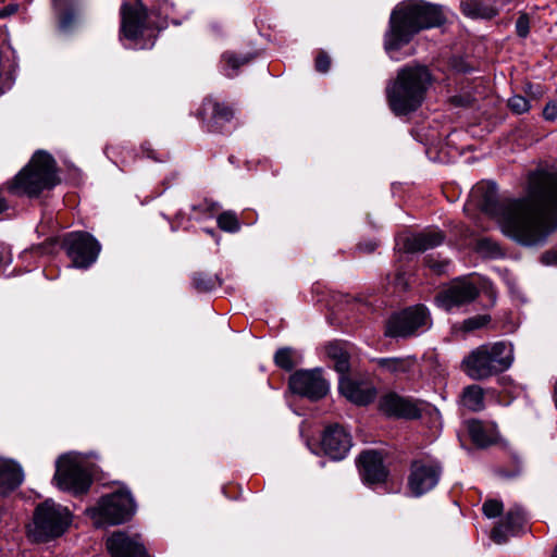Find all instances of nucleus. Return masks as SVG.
I'll return each mask as SVG.
<instances>
[{"mask_svg": "<svg viewBox=\"0 0 557 557\" xmlns=\"http://www.w3.org/2000/svg\"><path fill=\"white\" fill-rule=\"evenodd\" d=\"M470 202L497 216L502 232L519 245L542 246L557 228V171L531 174L527 195L505 205L498 203L496 184L483 181L472 188Z\"/></svg>", "mask_w": 557, "mask_h": 557, "instance_id": "f257e3e1", "label": "nucleus"}, {"mask_svg": "<svg viewBox=\"0 0 557 557\" xmlns=\"http://www.w3.org/2000/svg\"><path fill=\"white\" fill-rule=\"evenodd\" d=\"M445 21L441 7L422 0H410L398 4L391 14L389 27L384 37L385 50L393 52L409 44L422 29L441 26Z\"/></svg>", "mask_w": 557, "mask_h": 557, "instance_id": "f03ea898", "label": "nucleus"}, {"mask_svg": "<svg viewBox=\"0 0 557 557\" xmlns=\"http://www.w3.org/2000/svg\"><path fill=\"white\" fill-rule=\"evenodd\" d=\"M431 74L425 66H405L386 87V97L391 110L397 116L416 111L422 103Z\"/></svg>", "mask_w": 557, "mask_h": 557, "instance_id": "7ed1b4c3", "label": "nucleus"}, {"mask_svg": "<svg viewBox=\"0 0 557 557\" xmlns=\"http://www.w3.org/2000/svg\"><path fill=\"white\" fill-rule=\"evenodd\" d=\"M512 362V345L506 342H496L472 349L462 359L461 369L470 379L483 381L505 372Z\"/></svg>", "mask_w": 557, "mask_h": 557, "instance_id": "20e7f679", "label": "nucleus"}, {"mask_svg": "<svg viewBox=\"0 0 557 557\" xmlns=\"http://www.w3.org/2000/svg\"><path fill=\"white\" fill-rule=\"evenodd\" d=\"M55 172L54 159L45 151H38L14 177L9 189L16 195L37 197L42 190L51 189L59 183Z\"/></svg>", "mask_w": 557, "mask_h": 557, "instance_id": "39448f33", "label": "nucleus"}, {"mask_svg": "<svg viewBox=\"0 0 557 557\" xmlns=\"http://www.w3.org/2000/svg\"><path fill=\"white\" fill-rule=\"evenodd\" d=\"M71 522L72 515L66 507L52 499H47L35 508L28 536L37 543L49 542L60 537Z\"/></svg>", "mask_w": 557, "mask_h": 557, "instance_id": "423d86ee", "label": "nucleus"}, {"mask_svg": "<svg viewBox=\"0 0 557 557\" xmlns=\"http://www.w3.org/2000/svg\"><path fill=\"white\" fill-rule=\"evenodd\" d=\"M136 511L135 500L126 490H119L102 496L97 506L86 510L98 528L115 525L129 520Z\"/></svg>", "mask_w": 557, "mask_h": 557, "instance_id": "0eeeda50", "label": "nucleus"}, {"mask_svg": "<svg viewBox=\"0 0 557 557\" xmlns=\"http://www.w3.org/2000/svg\"><path fill=\"white\" fill-rule=\"evenodd\" d=\"M53 480L61 490L74 494L85 493L91 482L89 474L82 466V457L77 453H69L58 459Z\"/></svg>", "mask_w": 557, "mask_h": 557, "instance_id": "6e6552de", "label": "nucleus"}, {"mask_svg": "<svg viewBox=\"0 0 557 557\" xmlns=\"http://www.w3.org/2000/svg\"><path fill=\"white\" fill-rule=\"evenodd\" d=\"M430 325L429 310L417 305L393 314L387 321L385 334L389 337H408L426 331Z\"/></svg>", "mask_w": 557, "mask_h": 557, "instance_id": "1a4fd4ad", "label": "nucleus"}, {"mask_svg": "<svg viewBox=\"0 0 557 557\" xmlns=\"http://www.w3.org/2000/svg\"><path fill=\"white\" fill-rule=\"evenodd\" d=\"M443 468L438 460L422 457L412 460L408 475V487L411 494L420 497L433 490L440 482Z\"/></svg>", "mask_w": 557, "mask_h": 557, "instance_id": "9d476101", "label": "nucleus"}, {"mask_svg": "<svg viewBox=\"0 0 557 557\" xmlns=\"http://www.w3.org/2000/svg\"><path fill=\"white\" fill-rule=\"evenodd\" d=\"M121 35L128 40L140 37H152L153 28L148 16L147 8L141 0L135 4L123 3L121 8Z\"/></svg>", "mask_w": 557, "mask_h": 557, "instance_id": "9b49d317", "label": "nucleus"}, {"mask_svg": "<svg viewBox=\"0 0 557 557\" xmlns=\"http://www.w3.org/2000/svg\"><path fill=\"white\" fill-rule=\"evenodd\" d=\"M63 245L73 264L77 268H88L98 258L101 246L98 240L85 232H73L65 236Z\"/></svg>", "mask_w": 557, "mask_h": 557, "instance_id": "f8f14e48", "label": "nucleus"}, {"mask_svg": "<svg viewBox=\"0 0 557 557\" xmlns=\"http://www.w3.org/2000/svg\"><path fill=\"white\" fill-rule=\"evenodd\" d=\"M289 388L293 393L318 400L329 392V383L319 369L299 370L289 379Z\"/></svg>", "mask_w": 557, "mask_h": 557, "instance_id": "ddd939ff", "label": "nucleus"}, {"mask_svg": "<svg viewBox=\"0 0 557 557\" xmlns=\"http://www.w3.org/2000/svg\"><path fill=\"white\" fill-rule=\"evenodd\" d=\"M379 406L380 410L388 417L417 419L421 416L420 404L396 393L384 395L380 399Z\"/></svg>", "mask_w": 557, "mask_h": 557, "instance_id": "4468645a", "label": "nucleus"}, {"mask_svg": "<svg viewBox=\"0 0 557 557\" xmlns=\"http://www.w3.org/2000/svg\"><path fill=\"white\" fill-rule=\"evenodd\" d=\"M478 294V288L472 283L459 281L441 292L436 296L435 301L441 308L448 311L454 307H459L472 301Z\"/></svg>", "mask_w": 557, "mask_h": 557, "instance_id": "2eb2a0df", "label": "nucleus"}, {"mask_svg": "<svg viewBox=\"0 0 557 557\" xmlns=\"http://www.w3.org/2000/svg\"><path fill=\"white\" fill-rule=\"evenodd\" d=\"M112 557H148L139 535L115 532L107 541Z\"/></svg>", "mask_w": 557, "mask_h": 557, "instance_id": "dca6fc26", "label": "nucleus"}, {"mask_svg": "<svg viewBox=\"0 0 557 557\" xmlns=\"http://www.w3.org/2000/svg\"><path fill=\"white\" fill-rule=\"evenodd\" d=\"M322 448L331 459L342 460L351 447L350 435L339 425L326 428L321 441Z\"/></svg>", "mask_w": 557, "mask_h": 557, "instance_id": "f3484780", "label": "nucleus"}, {"mask_svg": "<svg viewBox=\"0 0 557 557\" xmlns=\"http://www.w3.org/2000/svg\"><path fill=\"white\" fill-rule=\"evenodd\" d=\"M338 388L343 396L358 406H366L376 397V389L371 383L348 375L339 377Z\"/></svg>", "mask_w": 557, "mask_h": 557, "instance_id": "a211bd4d", "label": "nucleus"}, {"mask_svg": "<svg viewBox=\"0 0 557 557\" xmlns=\"http://www.w3.org/2000/svg\"><path fill=\"white\" fill-rule=\"evenodd\" d=\"M358 467L362 481L368 485L382 483L387 476L383 457L379 451L367 450L360 454Z\"/></svg>", "mask_w": 557, "mask_h": 557, "instance_id": "6ab92c4d", "label": "nucleus"}, {"mask_svg": "<svg viewBox=\"0 0 557 557\" xmlns=\"http://www.w3.org/2000/svg\"><path fill=\"white\" fill-rule=\"evenodd\" d=\"M525 523V512L519 506H513L506 515L505 520L494 528L493 540L502 544L508 535H516L522 531Z\"/></svg>", "mask_w": 557, "mask_h": 557, "instance_id": "aec40b11", "label": "nucleus"}, {"mask_svg": "<svg viewBox=\"0 0 557 557\" xmlns=\"http://www.w3.org/2000/svg\"><path fill=\"white\" fill-rule=\"evenodd\" d=\"M444 235L440 231H425L408 236L404 242V250L407 252H421L440 246Z\"/></svg>", "mask_w": 557, "mask_h": 557, "instance_id": "412c9836", "label": "nucleus"}, {"mask_svg": "<svg viewBox=\"0 0 557 557\" xmlns=\"http://www.w3.org/2000/svg\"><path fill=\"white\" fill-rule=\"evenodd\" d=\"M24 479L22 468L12 460L0 458V493L5 494L17 487Z\"/></svg>", "mask_w": 557, "mask_h": 557, "instance_id": "4be33fe9", "label": "nucleus"}, {"mask_svg": "<svg viewBox=\"0 0 557 557\" xmlns=\"http://www.w3.org/2000/svg\"><path fill=\"white\" fill-rule=\"evenodd\" d=\"M467 429L472 442L479 447L490 446L497 438L496 426L480 420L468 421Z\"/></svg>", "mask_w": 557, "mask_h": 557, "instance_id": "5701e85b", "label": "nucleus"}, {"mask_svg": "<svg viewBox=\"0 0 557 557\" xmlns=\"http://www.w3.org/2000/svg\"><path fill=\"white\" fill-rule=\"evenodd\" d=\"M325 352L334 362L335 370L341 376H347L349 371V356L344 344L333 342L326 345Z\"/></svg>", "mask_w": 557, "mask_h": 557, "instance_id": "b1692460", "label": "nucleus"}, {"mask_svg": "<svg viewBox=\"0 0 557 557\" xmlns=\"http://www.w3.org/2000/svg\"><path fill=\"white\" fill-rule=\"evenodd\" d=\"M377 366L393 374L407 373L411 370L414 364V359L410 357L406 358H379L375 360Z\"/></svg>", "mask_w": 557, "mask_h": 557, "instance_id": "393cba45", "label": "nucleus"}, {"mask_svg": "<svg viewBox=\"0 0 557 557\" xmlns=\"http://www.w3.org/2000/svg\"><path fill=\"white\" fill-rule=\"evenodd\" d=\"M462 405L471 411H480L484 408V392L479 385H470L463 389Z\"/></svg>", "mask_w": 557, "mask_h": 557, "instance_id": "a878e982", "label": "nucleus"}, {"mask_svg": "<svg viewBox=\"0 0 557 557\" xmlns=\"http://www.w3.org/2000/svg\"><path fill=\"white\" fill-rule=\"evenodd\" d=\"M461 11L471 18H492L495 11L476 0H467L461 2Z\"/></svg>", "mask_w": 557, "mask_h": 557, "instance_id": "bb28decb", "label": "nucleus"}, {"mask_svg": "<svg viewBox=\"0 0 557 557\" xmlns=\"http://www.w3.org/2000/svg\"><path fill=\"white\" fill-rule=\"evenodd\" d=\"M210 111L213 120L219 122H228L233 116V111L221 103L214 102L211 99L205 101L202 107V112L206 113Z\"/></svg>", "mask_w": 557, "mask_h": 557, "instance_id": "cd10ccee", "label": "nucleus"}, {"mask_svg": "<svg viewBox=\"0 0 557 557\" xmlns=\"http://www.w3.org/2000/svg\"><path fill=\"white\" fill-rule=\"evenodd\" d=\"M298 355L289 347L280 348L274 355V362L281 369L290 371L297 363Z\"/></svg>", "mask_w": 557, "mask_h": 557, "instance_id": "c85d7f7f", "label": "nucleus"}, {"mask_svg": "<svg viewBox=\"0 0 557 557\" xmlns=\"http://www.w3.org/2000/svg\"><path fill=\"white\" fill-rule=\"evenodd\" d=\"M218 225L222 231L236 233L240 228L236 214L232 211H225L218 216Z\"/></svg>", "mask_w": 557, "mask_h": 557, "instance_id": "c756f323", "label": "nucleus"}, {"mask_svg": "<svg viewBox=\"0 0 557 557\" xmlns=\"http://www.w3.org/2000/svg\"><path fill=\"white\" fill-rule=\"evenodd\" d=\"M478 251L487 258L496 259L503 256L502 248L499 245L490 239V238H482L478 243Z\"/></svg>", "mask_w": 557, "mask_h": 557, "instance_id": "7c9ffc66", "label": "nucleus"}, {"mask_svg": "<svg viewBox=\"0 0 557 557\" xmlns=\"http://www.w3.org/2000/svg\"><path fill=\"white\" fill-rule=\"evenodd\" d=\"M193 285L199 292H209L216 285V277L205 273H195L193 276Z\"/></svg>", "mask_w": 557, "mask_h": 557, "instance_id": "2f4dec72", "label": "nucleus"}, {"mask_svg": "<svg viewBox=\"0 0 557 557\" xmlns=\"http://www.w3.org/2000/svg\"><path fill=\"white\" fill-rule=\"evenodd\" d=\"M223 60L227 63V65L232 69L233 72H227L225 75L232 77L236 74V71L240 65L246 64L250 61V58L247 55L237 57L232 52H226L223 54Z\"/></svg>", "mask_w": 557, "mask_h": 557, "instance_id": "473e14b6", "label": "nucleus"}, {"mask_svg": "<svg viewBox=\"0 0 557 557\" xmlns=\"http://www.w3.org/2000/svg\"><path fill=\"white\" fill-rule=\"evenodd\" d=\"M63 1L64 0H52L54 9L59 12L60 28L66 30L71 26L74 15L72 12L63 10Z\"/></svg>", "mask_w": 557, "mask_h": 557, "instance_id": "72a5a7b5", "label": "nucleus"}, {"mask_svg": "<svg viewBox=\"0 0 557 557\" xmlns=\"http://www.w3.org/2000/svg\"><path fill=\"white\" fill-rule=\"evenodd\" d=\"M508 107L517 114L525 113L530 110V102L527 98L515 95L508 100Z\"/></svg>", "mask_w": 557, "mask_h": 557, "instance_id": "f704fd0d", "label": "nucleus"}, {"mask_svg": "<svg viewBox=\"0 0 557 557\" xmlns=\"http://www.w3.org/2000/svg\"><path fill=\"white\" fill-rule=\"evenodd\" d=\"M490 322V317L482 314L469 318L463 322V329L466 331H473L486 325Z\"/></svg>", "mask_w": 557, "mask_h": 557, "instance_id": "c9c22d12", "label": "nucleus"}, {"mask_svg": "<svg viewBox=\"0 0 557 557\" xmlns=\"http://www.w3.org/2000/svg\"><path fill=\"white\" fill-rule=\"evenodd\" d=\"M482 510L487 518H495L503 511V504L498 500H486L483 504Z\"/></svg>", "mask_w": 557, "mask_h": 557, "instance_id": "e433bc0d", "label": "nucleus"}, {"mask_svg": "<svg viewBox=\"0 0 557 557\" xmlns=\"http://www.w3.org/2000/svg\"><path fill=\"white\" fill-rule=\"evenodd\" d=\"M516 32L519 37L525 38L530 33V18L528 14H521L516 21Z\"/></svg>", "mask_w": 557, "mask_h": 557, "instance_id": "4c0bfd02", "label": "nucleus"}, {"mask_svg": "<svg viewBox=\"0 0 557 557\" xmlns=\"http://www.w3.org/2000/svg\"><path fill=\"white\" fill-rule=\"evenodd\" d=\"M425 263L436 274L444 273L448 267L447 261H437L433 258V256H428V258L425 259Z\"/></svg>", "mask_w": 557, "mask_h": 557, "instance_id": "58836bf2", "label": "nucleus"}, {"mask_svg": "<svg viewBox=\"0 0 557 557\" xmlns=\"http://www.w3.org/2000/svg\"><path fill=\"white\" fill-rule=\"evenodd\" d=\"M331 60L325 52H320L315 59V69L321 73H326L330 69Z\"/></svg>", "mask_w": 557, "mask_h": 557, "instance_id": "ea45409f", "label": "nucleus"}, {"mask_svg": "<svg viewBox=\"0 0 557 557\" xmlns=\"http://www.w3.org/2000/svg\"><path fill=\"white\" fill-rule=\"evenodd\" d=\"M156 4L151 5V11H158V14H164L168 15L173 4L169 0H153Z\"/></svg>", "mask_w": 557, "mask_h": 557, "instance_id": "a19ab883", "label": "nucleus"}, {"mask_svg": "<svg viewBox=\"0 0 557 557\" xmlns=\"http://www.w3.org/2000/svg\"><path fill=\"white\" fill-rule=\"evenodd\" d=\"M543 116L546 121H555L557 119V103L548 102L543 110Z\"/></svg>", "mask_w": 557, "mask_h": 557, "instance_id": "79ce46f5", "label": "nucleus"}, {"mask_svg": "<svg viewBox=\"0 0 557 557\" xmlns=\"http://www.w3.org/2000/svg\"><path fill=\"white\" fill-rule=\"evenodd\" d=\"M541 260L544 264L557 267V248L543 253Z\"/></svg>", "mask_w": 557, "mask_h": 557, "instance_id": "37998d69", "label": "nucleus"}, {"mask_svg": "<svg viewBox=\"0 0 557 557\" xmlns=\"http://www.w3.org/2000/svg\"><path fill=\"white\" fill-rule=\"evenodd\" d=\"M376 243L374 242H369V243H366V244H360L359 245V249L362 250V251H366V252H372L375 250L376 248Z\"/></svg>", "mask_w": 557, "mask_h": 557, "instance_id": "c03bdc74", "label": "nucleus"}, {"mask_svg": "<svg viewBox=\"0 0 557 557\" xmlns=\"http://www.w3.org/2000/svg\"><path fill=\"white\" fill-rule=\"evenodd\" d=\"M7 262L5 256H4V247L0 246V265ZM10 262V260H8Z\"/></svg>", "mask_w": 557, "mask_h": 557, "instance_id": "a18cd8bd", "label": "nucleus"}, {"mask_svg": "<svg viewBox=\"0 0 557 557\" xmlns=\"http://www.w3.org/2000/svg\"><path fill=\"white\" fill-rule=\"evenodd\" d=\"M554 400H555V405H556V408H557V381H556V384H555V387H554Z\"/></svg>", "mask_w": 557, "mask_h": 557, "instance_id": "49530a36", "label": "nucleus"}, {"mask_svg": "<svg viewBox=\"0 0 557 557\" xmlns=\"http://www.w3.org/2000/svg\"><path fill=\"white\" fill-rule=\"evenodd\" d=\"M219 208L218 203H213L211 210H216Z\"/></svg>", "mask_w": 557, "mask_h": 557, "instance_id": "de8ad7c7", "label": "nucleus"}, {"mask_svg": "<svg viewBox=\"0 0 557 557\" xmlns=\"http://www.w3.org/2000/svg\"><path fill=\"white\" fill-rule=\"evenodd\" d=\"M552 557H557V545Z\"/></svg>", "mask_w": 557, "mask_h": 557, "instance_id": "09e8293b", "label": "nucleus"}, {"mask_svg": "<svg viewBox=\"0 0 557 557\" xmlns=\"http://www.w3.org/2000/svg\"><path fill=\"white\" fill-rule=\"evenodd\" d=\"M206 232H207L208 234H210V235H213V234H214V232H213L212 230H207Z\"/></svg>", "mask_w": 557, "mask_h": 557, "instance_id": "8fccbe9b", "label": "nucleus"}]
</instances>
